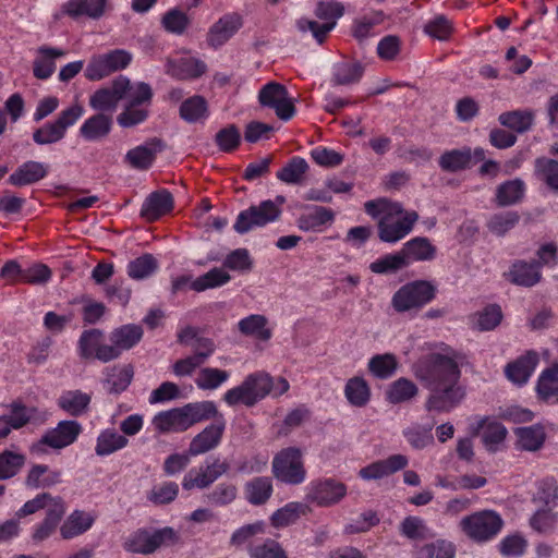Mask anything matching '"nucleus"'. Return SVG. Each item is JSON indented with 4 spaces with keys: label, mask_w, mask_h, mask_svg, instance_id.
Returning a JSON list of instances; mask_svg holds the SVG:
<instances>
[{
    "label": "nucleus",
    "mask_w": 558,
    "mask_h": 558,
    "mask_svg": "<svg viewBox=\"0 0 558 558\" xmlns=\"http://www.w3.org/2000/svg\"><path fill=\"white\" fill-rule=\"evenodd\" d=\"M504 318L498 304H488L473 315V327L480 331H490L498 327Z\"/></svg>",
    "instance_id": "obj_48"
},
{
    "label": "nucleus",
    "mask_w": 558,
    "mask_h": 558,
    "mask_svg": "<svg viewBox=\"0 0 558 558\" xmlns=\"http://www.w3.org/2000/svg\"><path fill=\"white\" fill-rule=\"evenodd\" d=\"M241 132L235 124H228L215 135V144L220 151L226 154L235 151L241 145Z\"/></svg>",
    "instance_id": "obj_60"
},
{
    "label": "nucleus",
    "mask_w": 558,
    "mask_h": 558,
    "mask_svg": "<svg viewBox=\"0 0 558 558\" xmlns=\"http://www.w3.org/2000/svg\"><path fill=\"white\" fill-rule=\"evenodd\" d=\"M231 276L219 267H214L206 274L197 277L191 282V289L196 292H203L208 289L220 288L230 282Z\"/></svg>",
    "instance_id": "obj_49"
},
{
    "label": "nucleus",
    "mask_w": 558,
    "mask_h": 558,
    "mask_svg": "<svg viewBox=\"0 0 558 558\" xmlns=\"http://www.w3.org/2000/svg\"><path fill=\"white\" fill-rule=\"evenodd\" d=\"M398 361L391 353L376 354L368 362L369 372L379 379L390 378L397 371Z\"/></svg>",
    "instance_id": "obj_57"
},
{
    "label": "nucleus",
    "mask_w": 558,
    "mask_h": 558,
    "mask_svg": "<svg viewBox=\"0 0 558 558\" xmlns=\"http://www.w3.org/2000/svg\"><path fill=\"white\" fill-rule=\"evenodd\" d=\"M525 190V183L521 179L508 180L497 187L496 201L500 206L517 204L523 198Z\"/></svg>",
    "instance_id": "obj_46"
},
{
    "label": "nucleus",
    "mask_w": 558,
    "mask_h": 558,
    "mask_svg": "<svg viewBox=\"0 0 558 558\" xmlns=\"http://www.w3.org/2000/svg\"><path fill=\"white\" fill-rule=\"evenodd\" d=\"M535 389L538 399L543 401H548L556 396L558 393V366L551 365L542 371Z\"/></svg>",
    "instance_id": "obj_51"
},
{
    "label": "nucleus",
    "mask_w": 558,
    "mask_h": 558,
    "mask_svg": "<svg viewBox=\"0 0 558 558\" xmlns=\"http://www.w3.org/2000/svg\"><path fill=\"white\" fill-rule=\"evenodd\" d=\"M437 294V287L429 280L416 279L401 286L391 298L392 308L399 313L418 312Z\"/></svg>",
    "instance_id": "obj_3"
},
{
    "label": "nucleus",
    "mask_w": 558,
    "mask_h": 558,
    "mask_svg": "<svg viewBox=\"0 0 558 558\" xmlns=\"http://www.w3.org/2000/svg\"><path fill=\"white\" fill-rule=\"evenodd\" d=\"M365 68L360 61H340L332 66V82L335 85H351L359 83L364 75Z\"/></svg>",
    "instance_id": "obj_36"
},
{
    "label": "nucleus",
    "mask_w": 558,
    "mask_h": 558,
    "mask_svg": "<svg viewBox=\"0 0 558 558\" xmlns=\"http://www.w3.org/2000/svg\"><path fill=\"white\" fill-rule=\"evenodd\" d=\"M535 174L550 190L558 192V161L550 158H537L535 161Z\"/></svg>",
    "instance_id": "obj_61"
},
{
    "label": "nucleus",
    "mask_w": 558,
    "mask_h": 558,
    "mask_svg": "<svg viewBox=\"0 0 558 558\" xmlns=\"http://www.w3.org/2000/svg\"><path fill=\"white\" fill-rule=\"evenodd\" d=\"M163 149V143L160 138L154 137L144 145L136 146L126 154L130 165L140 170H147L156 159V155Z\"/></svg>",
    "instance_id": "obj_28"
},
{
    "label": "nucleus",
    "mask_w": 558,
    "mask_h": 558,
    "mask_svg": "<svg viewBox=\"0 0 558 558\" xmlns=\"http://www.w3.org/2000/svg\"><path fill=\"white\" fill-rule=\"evenodd\" d=\"M398 219L387 215L377 221V235L384 243L395 244L404 239L418 220V214L414 210L404 211Z\"/></svg>",
    "instance_id": "obj_10"
},
{
    "label": "nucleus",
    "mask_w": 558,
    "mask_h": 558,
    "mask_svg": "<svg viewBox=\"0 0 558 558\" xmlns=\"http://www.w3.org/2000/svg\"><path fill=\"white\" fill-rule=\"evenodd\" d=\"M48 165L39 161L29 160L16 168L9 177V183L14 186H25L34 184L48 175Z\"/></svg>",
    "instance_id": "obj_30"
},
{
    "label": "nucleus",
    "mask_w": 558,
    "mask_h": 558,
    "mask_svg": "<svg viewBox=\"0 0 558 558\" xmlns=\"http://www.w3.org/2000/svg\"><path fill=\"white\" fill-rule=\"evenodd\" d=\"M189 422V416L184 405L158 412L153 418L155 428L160 433H183L191 428V424Z\"/></svg>",
    "instance_id": "obj_25"
},
{
    "label": "nucleus",
    "mask_w": 558,
    "mask_h": 558,
    "mask_svg": "<svg viewBox=\"0 0 558 558\" xmlns=\"http://www.w3.org/2000/svg\"><path fill=\"white\" fill-rule=\"evenodd\" d=\"M386 15L381 10H375L355 19L352 24L353 37L357 41L363 43L375 36L377 34L376 27L384 23Z\"/></svg>",
    "instance_id": "obj_35"
},
{
    "label": "nucleus",
    "mask_w": 558,
    "mask_h": 558,
    "mask_svg": "<svg viewBox=\"0 0 558 558\" xmlns=\"http://www.w3.org/2000/svg\"><path fill=\"white\" fill-rule=\"evenodd\" d=\"M153 98L151 87L144 82L138 83V88L133 98L128 100L122 112L117 117L122 128H133L143 123L148 118V109Z\"/></svg>",
    "instance_id": "obj_9"
},
{
    "label": "nucleus",
    "mask_w": 558,
    "mask_h": 558,
    "mask_svg": "<svg viewBox=\"0 0 558 558\" xmlns=\"http://www.w3.org/2000/svg\"><path fill=\"white\" fill-rule=\"evenodd\" d=\"M184 409L186 410L191 427L209 420L215 422L219 415H223L211 400L189 402L184 404Z\"/></svg>",
    "instance_id": "obj_42"
},
{
    "label": "nucleus",
    "mask_w": 558,
    "mask_h": 558,
    "mask_svg": "<svg viewBox=\"0 0 558 558\" xmlns=\"http://www.w3.org/2000/svg\"><path fill=\"white\" fill-rule=\"evenodd\" d=\"M539 363V354L527 350L505 367L507 378L519 386L525 385Z\"/></svg>",
    "instance_id": "obj_17"
},
{
    "label": "nucleus",
    "mask_w": 558,
    "mask_h": 558,
    "mask_svg": "<svg viewBox=\"0 0 558 558\" xmlns=\"http://www.w3.org/2000/svg\"><path fill=\"white\" fill-rule=\"evenodd\" d=\"M61 11L73 20L83 16L99 19L105 11V0H68Z\"/></svg>",
    "instance_id": "obj_31"
},
{
    "label": "nucleus",
    "mask_w": 558,
    "mask_h": 558,
    "mask_svg": "<svg viewBox=\"0 0 558 558\" xmlns=\"http://www.w3.org/2000/svg\"><path fill=\"white\" fill-rule=\"evenodd\" d=\"M167 66L172 77L182 81L196 80L207 71L206 63L194 57L170 60Z\"/></svg>",
    "instance_id": "obj_27"
},
{
    "label": "nucleus",
    "mask_w": 558,
    "mask_h": 558,
    "mask_svg": "<svg viewBox=\"0 0 558 558\" xmlns=\"http://www.w3.org/2000/svg\"><path fill=\"white\" fill-rule=\"evenodd\" d=\"M83 114L84 108L77 104L62 110L54 120L34 129L32 134L34 143L44 146L61 142L66 136L68 130L75 125Z\"/></svg>",
    "instance_id": "obj_5"
},
{
    "label": "nucleus",
    "mask_w": 558,
    "mask_h": 558,
    "mask_svg": "<svg viewBox=\"0 0 558 558\" xmlns=\"http://www.w3.org/2000/svg\"><path fill=\"white\" fill-rule=\"evenodd\" d=\"M302 456H275L271 469L274 476L281 483L299 485L305 481L306 470Z\"/></svg>",
    "instance_id": "obj_13"
},
{
    "label": "nucleus",
    "mask_w": 558,
    "mask_h": 558,
    "mask_svg": "<svg viewBox=\"0 0 558 558\" xmlns=\"http://www.w3.org/2000/svg\"><path fill=\"white\" fill-rule=\"evenodd\" d=\"M514 434L519 448L525 451L539 450L546 439L545 427L542 424L518 427L514 429Z\"/></svg>",
    "instance_id": "obj_37"
},
{
    "label": "nucleus",
    "mask_w": 558,
    "mask_h": 558,
    "mask_svg": "<svg viewBox=\"0 0 558 558\" xmlns=\"http://www.w3.org/2000/svg\"><path fill=\"white\" fill-rule=\"evenodd\" d=\"M248 554L252 558H288L283 547L272 538H267L262 544L251 546Z\"/></svg>",
    "instance_id": "obj_64"
},
{
    "label": "nucleus",
    "mask_w": 558,
    "mask_h": 558,
    "mask_svg": "<svg viewBox=\"0 0 558 558\" xmlns=\"http://www.w3.org/2000/svg\"><path fill=\"white\" fill-rule=\"evenodd\" d=\"M407 267L418 262H430L436 257L437 247L426 236H414L407 241L401 250Z\"/></svg>",
    "instance_id": "obj_23"
},
{
    "label": "nucleus",
    "mask_w": 558,
    "mask_h": 558,
    "mask_svg": "<svg viewBox=\"0 0 558 558\" xmlns=\"http://www.w3.org/2000/svg\"><path fill=\"white\" fill-rule=\"evenodd\" d=\"M82 432V426L73 420H64L58 423L54 428L47 430L40 442L52 448L62 449L73 444Z\"/></svg>",
    "instance_id": "obj_18"
},
{
    "label": "nucleus",
    "mask_w": 558,
    "mask_h": 558,
    "mask_svg": "<svg viewBox=\"0 0 558 558\" xmlns=\"http://www.w3.org/2000/svg\"><path fill=\"white\" fill-rule=\"evenodd\" d=\"M77 354L83 360L105 361V333L97 328L84 330L77 341Z\"/></svg>",
    "instance_id": "obj_21"
},
{
    "label": "nucleus",
    "mask_w": 558,
    "mask_h": 558,
    "mask_svg": "<svg viewBox=\"0 0 558 558\" xmlns=\"http://www.w3.org/2000/svg\"><path fill=\"white\" fill-rule=\"evenodd\" d=\"M344 396L351 405L363 408L371 400L369 385L363 377L354 376L348 379L344 386Z\"/></svg>",
    "instance_id": "obj_44"
},
{
    "label": "nucleus",
    "mask_w": 558,
    "mask_h": 558,
    "mask_svg": "<svg viewBox=\"0 0 558 558\" xmlns=\"http://www.w3.org/2000/svg\"><path fill=\"white\" fill-rule=\"evenodd\" d=\"M134 372L131 365H114L107 372V385L109 392L119 395L124 391L133 378Z\"/></svg>",
    "instance_id": "obj_55"
},
{
    "label": "nucleus",
    "mask_w": 558,
    "mask_h": 558,
    "mask_svg": "<svg viewBox=\"0 0 558 558\" xmlns=\"http://www.w3.org/2000/svg\"><path fill=\"white\" fill-rule=\"evenodd\" d=\"M348 493L347 485L336 478L327 477L311 482L305 495L306 501L318 507H333L338 505Z\"/></svg>",
    "instance_id": "obj_8"
},
{
    "label": "nucleus",
    "mask_w": 558,
    "mask_h": 558,
    "mask_svg": "<svg viewBox=\"0 0 558 558\" xmlns=\"http://www.w3.org/2000/svg\"><path fill=\"white\" fill-rule=\"evenodd\" d=\"M407 464L405 456H390L388 459L362 468L359 475L366 481L380 480L402 470Z\"/></svg>",
    "instance_id": "obj_29"
},
{
    "label": "nucleus",
    "mask_w": 558,
    "mask_h": 558,
    "mask_svg": "<svg viewBox=\"0 0 558 558\" xmlns=\"http://www.w3.org/2000/svg\"><path fill=\"white\" fill-rule=\"evenodd\" d=\"M280 208L270 199L258 205L250 206L239 213L233 229L239 234H245L254 228L265 227L280 217Z\"/></svg>",
    "instance_id": "obj_7"
},
{
    "label": "nucleus",
    "mask_w": 558,
    "mask_h": 558,
    "mask_svg": "<svg viewBox=\"0 0 558 558\" xmlns=\"http://www.w3.org/2000/svg\"><path fill=\"white\" fill-rule=\"evenodd\" d=\"M60 481V472L45 464H36L32 468L26 478V485L33 488L49 487Z\"/></svg>",
    "instance_id": "obj_53"
},
{
    "label": "nucleus",
    "mask_w": 558,
    "mask_h": 558,
    "mask_svg": "<svg viewBox=\"0 0 558 558\" xmlns=\"http://www.w3.org/2000/svg\"><path fill=\"white\" fill-rule=\"evenodd\" d=\"M535 113L531 109H517L499 114V123L517 133L527 132L534 124Z\"/></svg>",
    "instance_id": "obj_39"
},
{
    "label": "nucleus",
    "mask_w": 558,
    "mask_h": 558,
    "mask_svg": "<svg viewBox=\"0 0 558 558\" xmlns=\"http://www.w3.org/2000/svg\"><path fill=\"white\" fill-rule=\"evenodd\" d=\"M414 374L430 391L426 400L428 411L450 412L465 396L459 385V364L451 356L438 352L426 354L414 364Z\"/></svg>",
    "instance_id": "obj_1"
},
{
    "label": "nucleus",
    "mask_w": 558,
    "mask_h": 558,
    "mask_svg": "<svg viewBox=\"0 0 558 558\" xmlns=\"http://www.w3.org/2000/svg\"><path fill=\"white\" fill-rule=\"evenodd\" d=\"M486 418H481L474 429L475 433L483 430L482 440L488 451H497L499 446L505 441L508 430L498 422H490L485 425Z\"/></svg>",
    "instance_id": "obj_41"
},
{
    "label": "nucleus",
    "mask_w": 558,
    "mask_h": 558,
    "mask_svg": "<svg viewBox=\"0 0 558 558\" xmlns=\"http://www.w3.org/2000/svg\"><path fill=\"white\" fill-rule=\"evenodd\" d=\"M454 547L444 539L416 548L414 558H454Z\"/></svg>",
    "instance_id": "obj_62"
},
{
    "label": "nucleus",
    "mask_w": 558,
    "mask_h": 558,
    "mask_svg": "<svg viewBox=\"0 0 558 558\" xmlns=\"http://www.w3.org/2000/svg\"><path fill=\"white\" fill-rule=\"evenodd\" d=\"M407 268V262L400 251L387 253L369 264V270L376 275H390Z\"/></svg>",
    "instance_id": "obj_50"
},
{
    "label": "nucleus",
    "mask_w": 558,
    "mask_h": 558,
    "mask_svg": "<svg viewBox=\"0 0 558 558\" xmlns=\"http://www.w3.org/2000/svg\"><path fill=\"white\" fill-rule=\"evenodd\" d=\"M174 201L168 190L150 193L141 207V216L147 221H156L173 209Z\"/></svg>",
    "instance_id": "obj_22"
},
{
    "label": "nucleus",
    "mask_w": 558,
    "mask_h": 558,
    "mask_svg": "<svg viewBox=\"0 0 558 558\" xmlns=\"http://www.w3.org/2000/svg\"><path fill=\"white\" fill-rule=\"evenodd\" d=\"M230 378V373L216 367H203L195 384L201 390H216Z\"/></svg>",
    "instance_id": "obj_52"
},
{
    "label": "nucleus",
    "mask_w": 558,
    "mask_h": 558,
    "mask_svg": "<svg viewBox=\"0 0 558 558\" xmlns=\"http://www.w3.org/2000/svg\"><path fill=\"white\" fill-rule=\"evenodd\" d=\"M344 5L336 0L318 1L314 13L323 23L302 17L296 21L300 32H311L315 40L322 45L326 40L328 34L337 26V22L344 14Z\"/></svg>",
    "instance_id": "obj_4"
},
{
    "label": "nucleus",
    "mask_w": 558,
    "mask_h": 558,
    "mask_svg": "<svg viewBox=\"0 0 558 558\" xmlns=\"http://www.w3.org/2000/svg\"><path fill=\"white\" fill-rule=\"evenodd\" d=\"M336 219L333 209L318 205H305L303 213L296 218V226L304 232H322L330 227Z\"/></svg>",
    "instance_id": "obj_14"
},
{
    "label": "nucleus",
    "mask_w": 558,
    "mask_h": 558,
    "mask_svg": "<svg viewBox=\"0 0 558 558\" xmlns=\"http://www.w3.org/2000/svg\"><path fill=\"white\" fill-rule=\"evenodd\" d=\"M143 338L138 325L128 324L114 329L110 335L111 345H107V361L118 357L123 351L134 348Z\"/></svg>",
    "instance_id": "obj_16"
},
{
    "label": "nucleus",
    "mask_w": 558,
    "mask_h": 558,
    "mask_svg": "<svg viewBox=\"0 0 558 558\" xmlns=\"http://www.w3.org/2000/svg\"><path fill=\"white\" fill-rule=\"evenodd\" d=\"M289 388L290 384L284 377L274 378L265 372H254L248 374L240 385L227 390L222 400L229 407L253 408L268 395L277 398L284 395Z\"/></svg>",
    "instance_id": "obj_2"
},
{
    "label": "nucleus",
    "mask_w": 558,
    "mask_h": 558,
    "mask_svg": "<svg viewBox=\"0 0 558 558\" xmlns=\"http://www.w3.org/2000/svg\"><path fill=\"white\" fill-rule=\"evenodd\" d=\"M72 306H78L84 325H95L105 315V304L96 301L92 295L82 293L69 301Z\"/></svg>",
    "instance_id": "obj_33"
},
{
    "label": "nucleus",
    "mask_w": 558,
    "mask_h": 558,
    "mask_svg": "<svg viewBox=\"0 0 558 558\" xmlns=\"http://www.w3.org/2000/svg\"><path fill=\"white\" fill-rule=\"evenodd\" d=\"M228 469L229 464L226 461H220L219 459L208 460L204 470L202 469L195 475H193V471H190L185 475L182 484L183 488L187 490L193 487L205 488L225 474Z\"/></svg>",
    "instance_id": "obj_20"
},
{
    "label": "nucleus",
    "mask_w": 558,
    "mask_h": 558,
    "mask_svg": "<svg viewBox=\"0 0 558 558\" xmlns=\"http://www.w3.org/2000/svg\"><path fill=\"white\" fill-rule=\"evenodd\" d=\"M558 523V513L551 509H541L530 519L531 527L539 534L549 535L554 533Z\"/></svg>",
    "instance_id": "obj_63"
},
{
    "label": "nucleus",
    "mask_w": 558,
    "mask_h": 558,
    "mask_svg": "<svg viewBox=\"0 0 558 558\" xmlns=\"http://www.w3.org/2000/svg\"><path fill=\"white\" fill-rule=\"evenodd\" d=\"M364 210L372 218H380L389 216H399L403 214V207L400 203L391 202L388 198L381 197L368 201L364 204Z\"/></svg>",
    "instance_id": "obj_59"
},
{
    "label": "nucleus",
    "mask_w": 558,
    "mask_h": 558,
    "mask_svg": "<svg viewBox=\"0 0 558 558\" xmlns=\"http://www.w3.org/2000/svg\"><path fill=\"white\" fill-rule=\"evenodd\" d=\"M238 327L242 335L260 341H268L272 337L271 330L267 328V318L264 315L251 314L240 319Z\"/></svg>",
    "instance_id": "obj_40"
},
{
    "label": "nucleus",
    "mask_w": 558,
    "mask_h": 558,
    "mask_svg": "<svg viewBox=\"0 0 558 558\" xmlns=\"http://www.w3.org/2000/svg\"><path fill=\"white\" fill-rule=\"evenodd\" d=\"M66 56V51L61 48L43 45L37 49V56L33 62V75L37 80L46 81L52 76L56 71V60Z\"/></svg>",
    "instance_id": "obj_24"
},
{
    "label": "nucleus",
    "mask_w": 558,
    "mask_h": 558,
    "mask_svg": "<svg viewBox=\"0 0 558 558\" xmlns=\"http://www.w3.org/2000/svg\"><path fill=\"white\" fill-rule=\"evenodd\" d=\"M179 116L187 123H204L210 116L208 102L205 97L193 95L181 102Z\"/></svg>",
    "instance_id": "obj_32"
},
{
    "label": "nucleus",
    "mask_w": 558,
    "mask_h": 558,
    "mask_svg": "<svg viewBox=\"0 0 558 558\" xmlns=\"http://www.w3.org/2000/svg\"><path fill=\"white\" fill-rule=\"evenodd\" d=\"M418 392L417 386L411 379L401 377L391 383L386 391V399L392 404L407 402Z\"/></svg>",
    "instance_id": "obj_47"
},
{
    "label": "nucleus",
    "mask_w": 558,
    "mask_h": 558,
    "mask_svg": "<svg viewBox=\"0 0 558 558\" xmlns=\"http://www.w3.org/2000/svg\"><path fill=\"white\" fill-rule=\"evenodd\" d=\"M307 506L301 502H289L275 511L270 518L275 527H283L298 521L301 514H305Z\"/></svg>",
    "instance_id": "obj_56"
},
{
    "label": "nucleus",
    "mask_w": 558,
    "mask_h": 558,
    "mask_svg": "<svg viewBox=\"0 0 558 558\" xmlns=\"http://www.w3.org/2000/svg\"><path fill=\"white\" fill-rule=\"evenodd\" d=\"M177 533L172 527H163L150 533L145 529L133 532L124 542L125 550L133 554L148 555L162 545L174 543Z\"/></svg>",
    "instance_id": "obj_6"
},
{
    "label": "nucleus",
    "mask_w": 558,
    "mask_h": 558,
    "mask_svg": "<svg viewBox=\"0 0 558 558\" xmlns=\"http://www.w3.org/2000/svg\"><path fill=\"white\" fill-rule=\"evenodd\" d=\"M90 400V395L82 390H64L57 399V405L69 415L77 417L87 411Z\"/></svg>",
    "instance_id": "obj_34"
},
{
    "label": "nucleus",
    "mask_w": 558,
    "mask_h": 558,
    "mask_svg": "<svg viewBox=\"0 0 558 558\" xmlns=\"http://www.w3.org/2000/svg\"><path fill=\"white\" fill-rule=\"evenodd\" d=\"M65 513L62 500H53L46 510L45 519L37 523L32 533V539L38 544L52 535Z\"/></svg>",
    "instance_id": "obj_26"
},
{
    "label": "nucleus",
    "mask_w": 558,
    "mask_h": 558,
    "mask_svg": "<svg viewBox=\"0 0 558 558\" xmlns=\"http://www.w3.org/2000/svg\"><path fill=\"white\" fill-rule=\"evenodd\" d=\"M308 170V163L300 156H293L284 167L277 172V178L287 184H299Z\"/></svg>",
    "instance_id": "obj_54"
},
{
    "label": "nucleus",
    "mask_w": 558,
    "mask_h": 558,
    "mask_svg": "<svg viewBox=\"0 0 558 558\" xmlns=\"http://www.w3.org/2000/svg\"><path fill=\"white\" fill-rule=\"evenodd\" d=\"M243 23V16L238 12L223 14L209 27L207 45L215 50L221 48L242 28Z\"/></svg>",
    "instance_id": "obj_12"
},
{
    "label": "nucleus",
    "mask_w": 558,
    "mask_h": 558,
    "mask_svg": "<svg viewBox=\"0 0 558 558\" xmlns=\"http://www.w3.org/2000/svg\"><path fill=\"white\" fill-rule=\"evenodd\" d=\"M504 277L512 284L530 288L539 282L542 274L539 265L535 260L517 259L504 274Z\"/></svg>",
    "instance_id": "obj_19"
},
{
    "label": "nucleus",
    "mask_w": 558,
    "mask_h": 558,
    "mask_svg": "<svg viewBox=\"0 0 558 558\" xmlns=\"http://www.w3.org/2000/svg\"><path fill=\"white\" fill-rule=\"evenodd\" d=\"M461 526L471 538L487 541L501 530L502 520L494 511H482L462 519Z\"/></svg>",
    "instance_id": "obj_11"
},
{
    "label": "nucleus",
    "mask_w": 558,
    "mask_h": 558,
    "mask_svg": "<svg viewBox=\"0 0 558 558\" xmlns=\"http://www.w3.org/2000/svg\"><path fill=\"white\" fill-rule=\"evenodd\" d=\"M93 524V518L83 511H73L60 526L63 539H72L86 532Z\"/></svg>",
    "instance_id": "obj_45"
},
{
    "label": "nucleus",
    "mask_w": 558,
    "mask_h": 558,
    "mask_svg": "<svg viewBox=\"0 0 558 558\" xmlns=\"http://www.w3.org/2000/svg\"><path fill=\"white\" fill-rule=\"evenodd\" d=\"M227 421L225 415H219L215 422L207 425L191 441L186 453H206L215 450L221 442Z\"/></svg>",
    "instance_id": "obj_15"
},
{
    "label": "nucleus",
    "mask_w": 558,
    "mask_h": 558,
    "mask_svg": "<svg viewBox=\"0 0 558 558\" xmlns=\"http://www.w3.org/2000/svg\"><path fill=\"white\" fill-rule=\"evenodd\" d=\"M272 494L269 477H256L246 484V498L252 505H264Z\"/></svg>",
    "instance_id": "obj_58"
},
{
    "label": "nucleus",
    "mask_w": 558,
    "mask_h": 558,
    "mask_svg": "<svg viewBox=\"0 0 558 558\" xmlns=\"http://www.w3.org/2000/svg\"><path fill=\"white\" fill-rule=\"evenodd\" d=\"M138 83L132 85L124 75H119L112 80L110 86H107V110L113 108L119 100H130L136 94Z\"/></svg>",
    "instance_id": "obj_43"
},
{
    "label": "nucleus",
    "mask_w": 558,
    "mask_h": 558,
    "mask_svg": "<svg viewBox=\"0 0 558 558\" xmlns=\"http://www.w3.org/2000/svg\"><path fill=\"white\" fill-rule=\"evenodd\" d=\"M442 171L458 172L469 169L472 166V154L470 147L446 150L438 160Z\"/></svg>",
    "instance_id": "obj_38"
}]
</instances>
